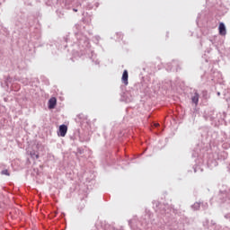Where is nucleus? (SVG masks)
Here are the masks:
<instances>
[{
	"mask_svg": "<svg viewBox=\"0 0 230 230\" xmlns=\"http://www.w3.org/2000/svg\"><path fill=\"white\" fill-rule=\"evenodd\" d=\"M35 156H36V159H39V155H36Z\"/></svg>",
	"mask_w": 230,
	"mask_h": 230,
	"instance_id": "7",
	"label": "nucleus"
},
{
	"mask_svg": "<svg viewBox=\"0 0 230 230\" xmlns=\"http://www.w3.org/2000/svg\"><path fill=\"white\" fill-rule=\"evenodd\" d=\"M66 134H67V126H66L64 124L59 126V136L61 137H66Z\"/></svg>",
	"mask_w": 230,
	"mask_h": 230,
	"instance_id": "1",
	"label": "nucleus"
},
{
	"mask_svg": "<svg viewBox=\"0 0 230 230\" xmlns=\"http://www.w3.org/2000/svg\"><path fill=\"white\" fill-rule=\"evenodd\" d=\"M217 95L220 96V93H217Z\"/></svg>",
	"mask_w": 230,
	"mask_h": 230,
	"instance_id": "10",
	"label": "nucleus"
},
{
	"mask_svg": "<svg viewBox=\"0 0 230 230\" xmlns=\"http://www.w3.org/2000/svg\"><path fill=\"white\" fill-rule=\"evenodd\" d=\"M122 82L126 85H128V71H127V70H124V72L122 74Z\"/></svg>",
	"mask_w": 230,
	"mask_h": 230,
	"instance_id": "4",
	"label": "nucleus"
},
{
	"mask_svg": "<svg viewBox=\"0 0 230 230\" xmlns=\"http://www.w3.org/2000/svg\"><path fill=\"white\" fill-rule=\"evenodd\" d=\"M2 175H10V172H8V170H4V171H2Z\"/></svg>",
	"mask_w": 230,
	"mask_h": 230,
	"instance_id": "6",
	"label": "nucleus"
},
{
	"mask_svg": "<svg viewBox=\"0 0 230 230\" xmlns=\"http://www.w3.org/2000/svg\"><path fill=\"white\" fill-rule=\"evenodd\" d=\"M57 107V98L51 97L49 101V109H55Z\"/></svg>",
	"mask_w": 230,
	"mask_h": 230,
	"instance_id": "3",
	"label": "nucleus"
},
{
	"mask_svg": "<svg viewBox=\"0 0 230 230\" xmlns=\"http://www.w3.org/2000/svg\"><path fill=\"white\" fill-rule=\"evenodd\" d=\"M155 127H159V124H155Z\"/></svg>",
	"mask_w": 230,
	"mask_h": 230,
	"instance_id": "8",
	"label": "nucleus"
},
{
	"mask_svg": "<svg viewBox=\"0 0 230 230\" xmlns=\"http://www.w3.org/2000/svg\"><path fill=\"white\" fill-rule=\"evenodd\" d=\"M218 30H219V35H223V36L226 35L227 31L226 30V24H224V22L219 23Z\"/></svg>",
	"mask_w": 230,
	"mask_h": 230,
	"instance_id": "2",
	"label": "nucleus"
},
{
	"mask_svg": "<svg viewBox=\"0 0 230 230\" xmlns=\"http://www.w3.org/2000/svg\"><path fill=\"white\" fill-rule=\"evenodd\" d=\"M199 98H200V95L199 93L195 92L194 96L191 97L192 103H195V105H199Z\"/></svg>",
	"mask_w": 230,
	"mask_h": 230,
	"instance_id": "5",
	"label": "nucleus"
},
{
	"mask_svg": "<svg viewBox=\"0 0 230 230\" xmlns=\"http://www.w3.org/2000/svg\"><path fill=\"white\" fill-rule=\"evenodd\" d=\"M74 12H78V10H76V9H74Z\"/></svg>",
	"mask_w": 230,
	"mask_h": 230,
	"instance_id": "9",
	"label": "nucleus"
}]
</instances>
